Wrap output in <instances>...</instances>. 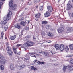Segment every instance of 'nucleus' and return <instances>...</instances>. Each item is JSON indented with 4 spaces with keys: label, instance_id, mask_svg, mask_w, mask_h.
Segmentation results:
<instances>
[{
    "label": "nucleus",
    "instance_id": "obj_1",
    "mask_svg": "<svg viewBox=\"0 0 73 73\" xmlns=\"http://www.w3.org/2000/svg\"><path fill=\"white\" fill-rule=\"evenodd\" d=\"M34 44V43L33 42L30 41H28L23 45L25 47H27V46H32Z\"/></svg>",
    "mask_w": 73,
    "mask_h": 73
},
{
    "label": "nucleus",
    "instance_id": "obj_2",
    "mask_svg": "<svg viewBox=\"0 0 73 73\" xmlns=\"http://www.w3.org/2000/svg\"><path fill=\"white\" fill-rule=\"evenodd\" d=\"M12 12L10 11L7 15V17H4L3 18V20L5 21H7L8 20L11 19V16H12Z\"/></svg>",
    "mask_w": 73,
    "mask_h": 73
},
{
    "label": "nucleus",
    "instance_id": "obj_3",
    "mask_svg": "<svg viewBox=\"0 0 73 73\" xmlns=\"http://www.w3.org/2000/svg\"><path fill=\"white\" fill-rule=\"evenodd\" d=\"M9 6L12 10H15V9L16 8L17 5L16 4H13V1L11 0L9 2Z\"/></svg>",
    "mask_w": 73,
    "mask_h": 73
},
{
    "label": "nucleus",
    "instance_id": "obj_4",
    "mask_svg": "<svg viewBox=\"0 0 73 73\" xmlns=\"http://www.w3.org/2000/svg\"><path fill=\"white\" fill-rule=\"evenodd\" d=\"M33 54V53H29L26 55V56L25 57V58H22V60L24 61H27V60H28L30 58L29 56H29V54Z\"/></svg>",
    "mask_w": 73,
    "mask_h": 73
},
{
    "label": "nucleus",
    "instance_id": "obj_5",
    "mask_svg": "<svg viewBox=\"0 0 73 73\" xmlns=\"http://www.w3.org/2000/svg\"><path fill=\"white\" fill-rule=\"evenodd\" d=\"M47 8L49 12H52L53 11V7L52 6H47Z\"/></svg>",
    "mask_w": 73,
    "mask_h": 73
},
{
    "label": "nucleus",
    "instance_id": "obj_6",
    "mask_svg": "<svg viewBox=\"0 0 73 73\" xmlns=\"http://www.w3.org/2000/svg\"><path fill=\"white\" fill-rule=\"evenodd\" d=\"M59 49L61 51H63L65 49V46L63 44H61L59 46Z\"/></svg>",
    "mask_w": 73,
    "mask_h": 73
},
{
    "label": "nucleus",
    "instance_id": "obj_7",
    "mask_svg": "<svg viewBox=\"0 0 73 73\" xmlns=\"http://www.w3.org/2000/svg\"><path fill=\"white\" fill-rule=\"evenodd\" d=\"M58 32L60 33H62V32L64 31V29L63 27H60L59 29L57 30Z\"/></svg>",
    "mask_w": 73,
    "mask_h": 73
},
{
    "label": "nucleus",
    "instance_id": "obj_8",
    "mask_svg": "<svg viewBox=\"0 0 73 73\" xmlns=\"http://www.w3.org/2000/svg\"><path fill=\"white\" fill-rule=\"evenodd\" d=\"M7 62V60H6L5 59H2L0 60V63L2 64V65H4Z\"/></svg>",
    "mask_w": 73,
    "mask_h": 73
},
{
    "label": "nucleus",
    "instance_id": "obj_9",
    "mask_svg": "<svg viewBox=\"0 0 73 73\" xmlns=\"http://www.w3.org/2000/svg\"><path fill=\"white\" fill-rule=\"evenodd\" d=\"M44 16L46 17H47L50 16V13L49 11H47L44 14Z\"/></svg>",
    "mask_w": 73,
    "mask_h": 73
},
{
    "label": "nucleus",
    "instance_id": "obj_10",
    "mask_svg": "<svg viewBox=\"0 0 73 73\" xmlns=\"http://www.w3.org/2000/svg\"><path fill=\"white\" fill-rule=\"evenodd\" d=\"M67 10H70V9H71V7H72V6L70 4V3H68L67 4Z\"/></svg>",
    "mask_w": 73,
    "mask_h": 73
},
{
    "label": "nucleus",
    "instance_id": "obj_11",
    "mask_svg": "<svg viewBox=\"0 0 73 73\" xmlns=\"http://www.w3.org/2000/svg\"><path fill=\"white\" fill-rule=\"evenodd\" d=\"M7 53H8L10 56H12L13 54V51L12 50H11L8 51Z\"/></svg>",
    "mask_w": 73,
    "mask_h": 73
},
{
    "label": "nucleus",
    "instance_id": "obj_12",
    "mask_svg": "<svg viewBox=\"0 0 73 73\" xmlns=\"http://www.w3.org/2000/svg\"><path fill=\"white\" fill-rule=\"evenodd\" d=\"M16 38V35H14L13 36H11V37L10 38V39L11 40H15Z\"/></svg>",
    "mask_w": 73,
    "mask_h": 73
},
{
    "label": "nucleus",
    "instance_id": "obj_13",
    "mask_svg": "<svg viewBox=\"0 0 73 73\" xmlns=\"http://www.w3.org/2000/svg\"><path fill=\"white\" fill-rule=\"evenodd\" d=\"M14 65L13 64H11L10 65V68L11 70H14V68H13Z\"/></svg>",
    "mask_w": 73,
    "mask_h": 73
},
{
    "label": "nucleus",
    "instance_id": "obj_14",
    "mask_svg": "<svg viewBox=\"0 0 73 73\" xmlns=\"http://www.w3.org/2000/svg\"><path fill=\"white\" fill-rule=\"evenodd\" d=\"M6 50L7 51L9 52V51H10L12 50V48L9 46H7V47L6 48Z\"/></svg>",
    "mask_w": 73,
    "mask_h": 73
},
{
    "label": "nucleus",
    "instance_id": "obj_15",
    "mask_svg": "<svg viewBox=\"0 0 73 73\" xmlns=\"http://www.w3.org/2000/svg\"><path fill=\"white\" fill-rule=\"evenodd\" d=\"M1 25H4L5 24H6V23H7V21H1Z\"/></svg>",
    "mask_w": 73,
    "mask_h": 73
},
{
    "label": "nucleus",
    "instance_id": "obj_16",
    "mask_svg": "<svg viewBox=\"0 0 73 73\" xmlns=\"http://www.w3.org/2000/svg\"><path fill=\"white\" fill-rule=\"evenodd\" d=\"M72 28L67 27V30L68 32H71L72 31Z\"/></svg>",
    "mask_w": 73,
    "mask_h": 73
},
{
    "label": "nucleus",
    "instance_id": "obj_17",
    "mask_svg": "<svg viewBox=\"0 0 73 73\" xmlns=\"http://www.w3.org/2000/svg\"><path fill=\"white\" fill-rule=\"evenodd\" d=\"M41 35L42 37H44L45 36V32L44 31H42L41 32Z\"/></svg>",
    "mask_w": 73,
    "mask_h": 73
},
{
    "label": "nucleus",
    "instance_id": "obj_18",
    "mask_svg": "<svg viewBox=\"0 0 73 73\" xmlns=\"http://www.w3.org/2000/svg\"><path fill=\"white\" fill-rule=\"evenodd\" d=\"M55 47L57 50L58 49V48H59V45L57 44H56L55 45Z\"/></svg>",
    "mask_w": 73,
    "mask_h": 73
},
{
    "label": "nucleus",
    "instance_id": "obj_19",
    "mask_svg": "<svg viewBox=\"0 0 73 73\" xmlns=\"http://www.w3.org/2000/svg\"><path fill=\"white\" fill-rule=\"evenodd\" d=\"M20 24L21 25H22L23 26V27H24L25 25V23L24 21H22L20 23Z\"/></svg>",
    "mask_w": 73,
    "mask_h": 73
},
{
    "label": "nucleus",
    "instance_id": "obj_20",
    "mask_svg": "<svg viewBox=\"0 0 73 73\" xmlns=\"http://www.w3.org/2000/svg\"><path fill=\"white\" fill-rule=\"evenodd\" d=\"M68 66H64L63 67V70L64 72L66 70V69H68Z\"/></svg>",
    "mask_w": 73,
    "mask_h": 73
},
{
    "label": "nucleus",
    "instance_id": "obj_21",
    "mask_svg": "<svg viewBox=\"0 0 73 73\" xmlns=\"http://www.w3.org/2000/svg\"><path fill=\"white\" fill-rule=\"evenodd\" d=\"M42 24H48V22L45 21H42Z\"/></svg>",
    "mask_w": 73,
    "mask_h": 73
},
{
    "label": "nucleus",
    "instance_id": "obj_22",
    "mask_svg": "<svg viewBox=\"0 0 73 73\" xmlns=\"http://www.w3.org/2000/svg\"><path fill=\"white\" fill-rule=\"evenodd\" d=\"M48 36H49V37H53V36H54V35L52 33L50 32H49L48 35Z\"/></svg>",
    "mask_w": 73,
    "mask_h": 73
},
{
    "label": "nucleus",
    "instance_id": "obj_23",
    "mask_svg": "<svg viewBox=\"0 0 73 73\" xmlns=\"http://www.w3.org/2000/svg\"><path fill=\"white\" fill-rule=\"evenodd\" d=\"M0 68H1V69L2 70H3L4 69V66L3 65H1L0 66Z\"/></svg>",
    "mask_w": 73,
    "mask_h": 73
},
{
    "label": "nucleus",
    "instance_id": "obj_24",
    "mask_svg": "<svg viewBox=\"0 0 73 73\" xmlns=\"http://www.w3.org/2000/svg\"><path fill=\"white\" fill-rule=\"evenodd\" d=\"M69 47L70 49L73 50V44H71L70 45H69Z\"/></svg>",
    "mask_w": 73,
    "mask_h": 73
},
{
    "label": "nucleus",
    "instance_id": "obj_25",
    "mask_svg": "<svg viewBox=\"0 0 73 73\" xmlns=\"http://www.w3.org/2000/svg\"><path fill=\"white\" fill-rule=\"evenodd\" d=\"M65 50L66 52L69 51V48H68V46H66V47Z\"/></svg>",
    "mask_w": 73,
    "mask_h": 73
},
{
    "label": "nucleus",
    "instance_id": "obj_26",
    "mask_svg": "<svg viewBox=\"0 0 73 73\" xmlns=\"http://www.w3.org/2000/svg\"><path fill=\"white\" fill-rule=\"evenodd\" d=\"M28 5H32V1H29L28 3Z\"/></svg>",
    "mask_w": 73,
    "mask_h": 73
},
{
    "label": "nucleus",
    "instance_id": "obj_27",
    "mask_svg": "<svg viewBox=\"0 0 73 73\" xmlns=\"http://www.w3.org/2000/svg\"><path fill=\"white\" fill-rule=\"evenodd\" d=\"M40 11H42L43 9V7L42 6H40L39 7Z\"/></svg>",
    "mask_w": 73,
    "mask_h": 73
},
{
    "label": "nucleus",
    "instance_id": "obj_28",
    "mask_svg": "<svg viewBox=\"0 0 73 73\" xmlns=\"http://www.w3.org/2000/svg\"><path fill=\"white\" fill-rule=\"evenodd\" d=\"M3 58L4 56H3V55H1V54H0V59H3Z\"/></svg>",
    "mask_w": 73,
    "mask_h": 73
},
{
    "label": "nucleus",
    "instance_id": "obj_29",
    "mask_svg": "<svg viewBox=\"0 0 73 73\" xmlns=\"http://www.w3.org/2000/svg\"><path fill=\"white\" fill-rule=\"evenodd\" d=\"M15 27L17 28H18V29H20V26L19 25H17L15 26Z\"/></svg>",
    "mask_w": 73,
    "mask_h": 73
},
{
    "label": "nucleus",
    "instance_id": "obj_30",
    "mask_svg": "<svg viewBox=\"0 0 73 73\" xmlns=\"http://www.w3.org/2000/svg\"><path fill=\"white\" fill-rule=\"evenodd\" d=\"M26 30H29V27H28V25H27V26H26Z\"/></svg>",
    "mask_w": 73,
    "mask_h": 73
},
{
    "label": "nucleus",
    "instance_id": "obj_31",
    "mask_svg": "<svg viewBox=\"0 0 73 73\" xmlns=\"http://www.w3.org/2000/svg\"><path fill=\"white\" fill-rule=\"evenodd\" d=\"M1 37L2 38V39H3V36H4V33L3 32H2L1 33Z\"/></svg>",
    "mask_w": 73,
    "mask_h": 73
},
{
    "label": "nucleus",
    "instance_id": "obj_32",
    "mask_svg": "<svg viewBox=\"0 0 73 73\" xmlns=\"http://www.w3.org/2000/svg\"><path fill=\"white\" fill-rule=\"evenodd\" d=\"M4 28L5 29H8V26L5 25L4 27Z\"/></svg>",
    "mask_w": 73,
    "mask_h": 73
},
{
    "label": "nucleus",
    "instance_id": "obj_33",
    "mask_svg": "<svg viewBox=\"0 0 73 73\" xmlns=\"http://www.w3.org/2000/svg\"><path fill=\"white\" fill-rule=\"evenodd\" d=\"M34 1L35 2H36V3H37L40 2L39 0H35Z\"/></svg>",
    "mask_w": 73,
    "mask_h": 73
},
{
    "label": "nucleus",
    "instance_id": "obj_34",
    "mask_svg": "<svg viewBox=\"0 0 73 73\" xmlns=\"http://www.w3.org/2000/svg\"><path fill=\"white\" fill-rule=\"evenodd\" d=\"M30 56L31 57H35V58H36V57L33 54H31Z\"/></svg>",
    "mask_w": 73,
    "mask_h": 73
},
{
    "label": "nucleus",
    "instance_id": "obj_35",
    "mask_svg": "<svg viewBox=\"0 0 73 73\" xmlns=\"http://www.w3.org/2000/svg\"><path fill=\"white\" fill-rule=\"evenodd\" d=\"M14 51V52L15 53V54H18V53H17L16 52H17V50H15Z\"/></svg>",
    "mask_w": 73,
    "mask_h": 73
},
{
    "label": "nucleus",
    "instance_id": "obj_36",
    "mask_svg": "<svg viewBox=\"0 0 73 73\" xmlns=\"http://www.w3.org/2000/svg\"><path fill=\"white\" fill-rule=\"evenodd\" d=\"M70 61L71 64H73V59L70 60Z\"/></svg>",
    "mask_w": 73,
    "mask_h": 73
},
{
    "label": "nucleus",
    "instance_id": "obj_37",
    "mask_svg": "<svg viewBox=\"0 0 73 73\" xmlns=\"http://www.w3.org/2000/svg\"><path fill=\"white\" fill-rule=\"evenodd\" d=\"M45 53H46L45 52H43L42 51L39 52V53H42V54H45Z\"/></svg>",
    "mask_w": 73,
    "mask_h": 73
},
{
    "label": "nucleus",
    "instance_id": "obj_38",
    "mask_svg": "<svg viewBox=\"0 0 73 73\" xmlns=\"http://www.w3.org/2000/svg\"><path fill=\"white\" fill-rule=\"evenodd\" d=\"M35 67V66H32L31 67V69H32V70H33L34 69V68Z\"/></svg>",
    "mask_w": 73,
    "mask_h": 73
},
{
    "label": "nucleus",
    "instance_id": "obj_39",
    "mask_svg": "<svg viewBox=\"0 0 73 73\" xmlns=\"http://www.w3.org/2000/svg\"><path fill=\"white\" fill-rule=\"evenodd\" d=\"M37 63H38V64L39 65H41V62L38 61L37 62Z\"/></svg>",
    "mask_w": 73,
    "mask_h": 73
},
{
    "label": "nucleus",
    "instance_id": "obj_40",
    "mask_svg": "<svg viewBox=\"0 0 73 73\" xmlns=\"http://www.w3.org/2000/svg\"><path fill=\"white\" fill-rule=\"evenodd\" d=\"M71 56H72L71 55H68L66 57H71Z\"/></svg>",
    "mask_w": 73,
    "mask_h": 73
},
{
    "label": "nucleus",
    "instance_id": "obj_41",
    "mask_svg": "<svg viewBox=\"0 0 73 73\" xmlns=\"http://www.w3.org/2000/svg\"><path fill=\"white\" fill-rule=\"evenodd\" d=\"M70 69L71 70H72L73 69V66L72 65H71L70 66Z\"/></svg>",
    "mask_w": 73,
    "mask_h": 73
},
{
    "label": "nucleus",
    "instance_id": "obj_42",
    "mask_svg": "<svg viewBox=\"0 0 73 73\" xmlns=\"http://www.w3.org/2000/svg\"><path fill=\"white\" fill-rule=\"evenodd\" d=\"M25 66L24 65H22L21 67L22 68V69H23V68H24Z\"/></svg>",
    "mask_w": 73,
    "mask_h": 73
},
{
    "label": "nucleus",
    "instance_id": "obj_43",
    "mask_svg": "<svg viewBox=\"0 0 73 73\" xmlns=\"http://www.w3.org/2000/svg\"><path fill=\"white\" fill-rule=\"evenodd\" d=\"M18 69L20 70L21 69H22V68H21V66H19L18 67Z\"/></svg>",
    "mask_w": 73,
    "mask_h": 73
},
{
    "label": "nucleus",
    "instance_id": "obj_44",
    "mask_svg": "<svg viewBox=\"0 0 73 73\" xmlns=\"http://www.w3.org/2000/svg\"><path fill=\"white\" fill-rule=\"evenodd\" d=\"M3 4V3L2 2H0V5L1 6V5Z\"/></svg>",
    "mask_w": 73,
    "mask_h": 73
},
{
    "label": "nucleus",
    "instance_id": "obj_45",
    "mask_svg": "<svg viewBox=\"0 0 73 73\" xmlns=\"http://www.w3.org/2000/svg\"><path fill=\"white\" fill-rule=\"evenodd\" d=\"M20 45H21V44H17L16 45V46H17V47H19V46H20Z\"/></svg>",
    "mask_w": 73,
    "mask_h": 73
},
{
    "label": "nucleus",
    "instance_id": "obj_46",
    "mask_svg": "<svg viewBox=\"0 0 73 73\" xmlns=\"http://www.w3.org/2000/svg\"><path fill=\"white\" fill-rule=\"evenodd\" d=\"M33 70H37V68L36 67H34Z\"/></svg>",
    "mask_w": 73,
    "mask_h": 73
},
{
    "label": "nucleus",
    "instance_id": "obj_47",
    "mask_svg": "<svg viewBox=\"0 0 73 73\" xmlns=\"http://www.w3.org/2000/svg\"><path fill=\"white\" fill-rule=\"evenodd\" d=\"M22 35H23V33L21 32V34L20 35H19V36H20L21 37H22Z\"/></svg>",
    "mask_w": 73,
    "mask_h": 73
},
{
    "label": "nucleus",
    "instance_id": "obj_48",
    "mask_svg": "<svg viewBox=\"0 0 73 73\" xmlns=\"http://www.w3.org/2000/svg\"><path fill=\"white\" fill-rule=\"evenodd\" d=\"M37 15H38V16H41V13H38Z\"/></svg>",
    "mask_w": 73,
    "mask_h": 73
},
{
    "label": "nucleus",
    "instance_id": "obj_49",
    "mask_svg": "<svg viewBox=\"0 0 73 73\" xmlns=\"http://www.w3.org/2000/svg\"><path fill=\"white\" fill-rule=\"evenodd\" d=\"M45 63L44 62H41V64H44Z\"/></svg>",
    "mask_w": 73,
    "mask_h": 73
},
{
    "label": "nucleus",
    "instance_id": "obj_50",
    "mask_svg": "<svg viewBox=\"0 0 73 73\" xmlns=\"http://www.w3.org/2000/svg\"><path fill=\"white\" fill-rule=\"evenodd\" d=\"M24 12H23L21 14V16H23V15H24Z\"/></svg>",
    "mask_w": 73,
    "mask_h": 73
},
{
    "label": "nucleus",
    "instance_id": "obj_51",
    "mask_svg": "<svg viewBox=\"0 0 73 73\" xmlns=\"http://www.w3.org/2000/svg\"><path fill=\"white\" fill-rule=\"evenodd\" d=\"M37 60H35L33 62L34 63H35V62H37Z\"/></svg>",
    "mask_w": 73,
    "mask_h": 73
},
{
    "label": "nucleus",
    "instance_id": "obj_52",
    "mask_svg": "<svg viewBox=\"0 0 73 73\" xmlns=\"http://www.w3.org/2000/svg\"><path fill=\"white\" fill-rule=\"evenodd\" d=\"M37 16H38V14L35 15V17H37Z\"/></svg>",
    "mask_w": 73,
    "mask_h": 73
},
{
    "label": "nucleus",
    "instance_id": "obj_53",
    "mask_svg": "<svg viewBox=\"0 0 73 73\" xmlns=\"http://www.w3.org/2000/svg\"><path fill=\"white\" fill-rule=\"evenodd\" d=\"M13 51H15V50H16V48H13Z\"/></svg>",
    "mask_w": 73,
    "mask_h": 73
},
{
    "label": "nucleus",
    "instance_id": "obj_54",
    "mask_svg": "<svg viewBox=\"0 0 73 73\" xmlns=\"http://www.w3.org/2000/svg\"><path fill=\"white\" fill-rule=\"evenodd\" d=\"M21 37V36H20V35H19V36L18 38V40H20V38Z\"/></svg>",
    "mask_w": 73,
    "mask_h": 73
},
{
    "label": "nucleus",
    "instance_id": "obj_55",
    "mask_svg": "<svg viewBox=\"0 0 73 73\" xmlns=\"http://www.w3.org/2000/svg\"><path fill=\"white\" fill-rule=\"evenodd\" d=\"M69 15L70 17H72V15L70 14H69Z\"/></svg>",
    "mask_w": 73,
    "mask_h": 73
},
{
    "label": "nucleus",
    "instance_id": "obj_56",
    "mask_svg": "<svg viewBox=\"0 0 73 73\" xmlns=\"http://www.w3.org/2000/svg\"><path fill=\"white\" fill-rule=\"evenodd\" d=\"M6 44L7 45H9V44H8V42H7L6 43Z\"/></svg>",
    "mask_w": 73,
    "mask_h": 73
},
{
    "label": "nucleus",
    "instance_id": "obj_57",
    "mask_svg": "<svg viewBox=\"0 0 73 73\" xmlns=\"http://www.w3.org/2000/svg\"><path fill=\"white\" fill-rule=\"evenodd\" d=\"M33 39H36V38H35V36H34Z\"/></svg>",
    "mask_w": 73,
    "mask_h": 73
},
{
    "label": "nucleus",
    "instance_id": "obj_58",
    "mask_svg": "<svg viewBox=\"0 0 73 73\" xmlns=\"http://www.w3.org/2000/svg\"><path fill=\"white\" fill-rule=\"evenodd\" d=\"M45 54V56H47V54H46V53L45 54Z\"/></svg>",
    "mask_w": 73,
    "mask_h": 73
},
{
    "label": "nucleus",
    "instance_id": "obj_59",
    "mask_svg": "<svg viewBox=\"0 0 73 73\" xmlns=\"http://www.w3.org/2000/svg\"><path fill=\"white\" fill-rule=\"evenodd\" d=\"M1 1H4L5 0H1Z\"/></svg>",
    "mask_w": 73,
    "mask_h": 73
},
{
    "label": "nucleus",
    "instance_id": "obj_60",
    "mask_svg": "<svg viewBox=\"0 0 73 73\" xmlns=\"http://www.w3.org/2000/svg\"><path fill=\"white\" fill-rule=\"evenodd\" d=\"M49 41V42H48V43H50V42H51L50 41Z\"/></svg>",
    "mask_w": 73,
    "mask_h": 73
},
{
    "label": "nucleus",
    "instance_id": "obj_61",
    "mask_svg": "<svg viewBox=\"0 0 73 73\" xmlns=\"http://www.w3.org/2000/svg\"><path fill=\"white\" fill-rule=\"evenodd\" d=\"M38 8V6H36V8Z\"/></svg>",
    "mask_w": 73,
    "mask_h": 73
},
{
    "label": "nucleus",
    "instance_id": "obj_62",
    "mask_svg": "<svg viewBox=\"0 0 73 73\" xmlns=\"http://www.w3.org/2000/svg\"><path fill=\"white\" fill-rule=\"evenodd\" d=\"M5 40H7V38L5 37Z\"/></svg>",
    "mask_w": 73,
    "mask_h": 73
},
{
    "label": "nucleus",
    "instance_id": "obj_63",
    "mask_svg": "<svg viewBox=\"0 0 73 73\" xmlns=\"http://www.w3.org/2000/svg\"><path fill=\"white\" fill-rule=\"evenodd\" d=\"M50 52L51 53L53 54V52H52V51H51Z\"/></svg>",
    "mask_w": 73,
    "mask_h": 73
},
{
    "label": "nucleus",
    "instance_id": "obj_64",
    "mask_svg": "<svg viewBox=\"0 0 73 73\" xmlns=\"http://www.w3.org/2000/svg\"><path fill=\"white\" fill-rule=\"evenodd\" d=\"M22 32V33H23V31L22 30V32Z\"/></svg>",
    "mask_w": 73,
    "mask_h": 73
}]
</instances>
